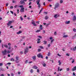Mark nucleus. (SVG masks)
I'll list each match as a JSON object with an SVG mask.
<instances>
[{"instance_id": "1", "label": "nucleus", "mask_w": 76, "mask_h": 76, "mask_svg": "<svg viewBox=\"0 0 76 76\" xmlns=\"http://www.w3.org/2000/svg\"><path fill=\"white\" fill-rule=\"evenodd\" d=\"M28 47H26V48L25 49L24 51V53L25 54H26L29 51V49L28 48Z\"/></svg>"}, {"instance_id": "2", "label": "nucleus", "mask_w": 76, "mask_h": 76, "mask_svg": "<svg viewBox=\"0 0 76 76\" xmlns=\"http://www.w3.org/2000/svg\"><path fill=\"white\" fill-rule=\"evenodd\" d=\"M37 1H36V3H37V4L38 5V7L39 8H40L41 7V4H39L40 2V0H37Z\"/></svg>"}, {"instance_id": "3", "label": "nucleus", "mask_w": 76, "mask_h": 76, "mask_svg": "<svg viewBox=\"0 0 76 76\" xmlns=\"http://www.w3.org/2000/svg\"><path fill=\"white\" fill-rule=\"evenodd\" d=\"M37 57L38 58H40V57L41 58H43V56H42V55L41 54V53L37 55Z\"/></svg>"}, {"instance_id": "4", "label": "nucleus", "mask_w": 76, "mask_h": 76, "mask_svg": "<svg viewBox=\"0 0 76 76\" xmlns=\"http://www.w3.org/2000/svg\"><path fill=\"white\" fill-rule=\"evenodd\" d=\"M15 22V20L9 21L8 23H7V26H10L11 25V24H12V22Z\"/></svg>"}, {"instance_id": "5", "label": "nucleus", "mask_w": 76, "mask_h": 76, "mask_svg": "<svg viewBox=\"0 0 76 76\" xmlns=\"http://www.w3.org/2000/svg\"><path fill=\"white\" fill-rule=\"evenodd\" d=\"M2 53L3 56H5V55H6L7 54V50L5 49L4 51H2Z\"/></svg>"}, {"instance_id": "6", "label": "nucleus", "mask_w": 76, "mask_h": 76, "mask_svg": "<svg viewBox=\"0 0 76 76\" xmlns=\"http://www.w3.org/2000/svg\"><path fill=\"white\" fill-rule=\"evenodd\" d=\"M25 8L24 7H22L21 8V9L20 10V12H22V13H23L25 11H24V9Z\"/></svg>"}, {"instance_id": "7", "label": "nucleus", "mask_w": 76, "mask_h": 76, "mask_svg": "<svg viewBox=\"0 0 76 76\" xmlns=\"http://www.w3.org/2000/svg\"><path fill=\"white\" fill-rule=\"evenodd\" d=\"M59 3H57L55 4V7L58 8V7H59Z\"/></svg>"}, {"instance_id": "8", "label": "nucleus", "mask_w": 76, "mask_h": 76, "mask_svg": "<svg viewBox=\"0 0 76 76\" xmlns=\"http://www.w3.org/2000/svg\"><path fill=\"white\" fill-rule=\"evenodd\" d=\"M8 45L9 46V47L8 48L9 50H10L12 48L10 47V45H11V43H9L8 44Z\"/></svg>"}, {"instance_id": "9", "label": "nucleus", "mask_w": 76, "mask_h": 76, "mask_svg": "<svg viewBox=\"0 0 76 76\" xmlns=\"http://www.w3.org/2000/svg\"><path fill=\"white\" fill-rule=\"evenodd\" d=\"M20 2L21 3V4H23V5H25V1H23L21 0L20 1Z\"/></svg>"}, {"instance_id": "10", "label": "nucleus", "mask_w": 76, "mask_h": 76, "mask_svg": "<svg viewBox=\"0 0 76 76\" xmlns=\"http://www.w3.org/2000/svg\"><path fill=\"white\" fill-rule=\"evenodd\" d=\"M38 41L37 42V44H39L41 42V39H37Z\"/></svg>"}, {"instance_id": "11", "label": "nucleus", "mask_w": 76, "mask_h": 76, "mask_svg": "<svg viewBox=\"0 0 76 76\" xmlns=\"http://www.w3.org/2000/svg\"><path fill=\"white\" fill-rule=\"evenodd\" d=\"M58 17H59V15H58V14L55 15L54 16V18L56 19H57Z\"/></svg>"}, {"instance_id": "12", "label": "nucleus", "mask_w": 76, "mask_h": 76, "mask_svg": "<svg viewBox=\"0 0 76 76\" xmlns=\"http://www.w3.org/2000/svg\"><path fill=\"white\" fill-rule=\"evenodd\" d=\"M34 61H35V60H36V56H34L32 57Z\"/></svg>"}, {"instance_id": "13", "label": "nucleus", "mask_w": 76, "mask_h": 76, "mask_svg": "<svg viewBox=\"0 0 76 76\" xmlns=\"http://www.w3.org/2000/svg\"><path fill=\"white\" fill-rule=\"evenodd\" d=\"M76 20V16H75V15H74V17L73 18V21H74V22H75V21Z\"/></svg>"}, {"instance_id": "14", "label": "nucleus", "mask_w": 76, "mask_h": 76, "mask_svg": "<svg viewBox=\"0 0 76 76\" xmlns=\"http://www.w3.org/2000/svg\"><path fill=\"white\" fill-rule=\"evenodd\" d=\"M72 71H75L76 70V66H75L72 69Z\"/></svg>"}, {"instance_id": "15", "label": "nucleus", "mask_w": 76, "mask_h": 76, "mask_svg": "<svg viewBox=\"0 0 76 76\" xmlns=\"http://www.w3.org/2000/svg\"><path fill=\"white\" fill-rule=\"evenodd\" d=\"M22 31H20L17 33V34H22Z\"/></svg>"}, {"instance_id": "16", "label": "nucleus", "mask_w": 76, "mask_h": 76, "mask_svg": "<svg viewBox=\"0 0 76 76\" xmlns=\"http://www.w3.org/2000/svg\"><path fill=\"white\" fill-rule=\"evenodd\" d=\"M33 69H38V67L37 66H34L32 67Z\"/></svg>"}, {"instance_id": "17", "label": "nucleus", "mask_w": 76, "mask_h": 76, "mask_svg": "<svg viewBox=\"0 0 76 76\" xmlns=\"http://www.w3.org/2000/svg\"><path fill=\"white\" fill-rule=\"evenodd\" d=\"M39 29H40V30H42L43 29L42 28V25H40L39 26Z\"/></svg>"}, {"instance_id": "18", "label": "nucleus", "mask_w": 76, "mask_h": 76, "mask_svg": "<svg viewBox=\"0 0 76 76\" xmlns=\"http://www.w3.org/2000/svg\"><path fill=\"white\" fill-rule=\"evenodd\" d=\"M48 18H49L48 17V15H46L45 16V19L46 20H47Z\"/></svg>"}, {"instance_id": "19", "label": "nucleus", "mask_w": 76, "mask_h": 76, "mask_svg": "<svg viewBox=\"0 0 76 76\" xmlns=\"http://www.w3.org/2000/svg\"><path fill=\"white\" fill-rule=\"evenodd\" d=\"M16 60L15 61H18V60H19V57L16 56Z\"/></svg>"}, {"instance_id": "20", "label": "nucleus", "mask_w": 76, "mask_h": 76, "mask_svg": "<svg viewBox=\"0 0 76 76\" xmlns=\"http://www.w3.org/2000/svg\"><path fill=\"white\" fill-rule=\"evenodd\" d=\"M32 24L34 25V26H37V25L35 23V22H32Z\"/></svg>"}, {"instance_id": "21", "label": "nucleus", "mask_w": 76, "mask_h": 76, "mask_svg": "<svg viewBox=\"0 0 76 76\" xmlns=\"http://www.w3.org/2000/svg\"><path fill=\"white\" fill-rule=\"evenodd\" d=\"M63 38H67L68 37V35H65L63 36Z\"/></svg>"}, {"instance_id": "22", "label": "nucleus", "mask_w": 76, "mask_h": 76, "mask_svg": "<svg viewBox=\"0 0 76 76\" xmlns=\"http://www.w3.org/2000/svg\"><path fill=\"white\" fill-rule=\"evenodd\" d=\"M44 44L45 45L47 44V42L46 41H44Z\"/></svg>"}, {"instance_id": "23", "label": "nucleus", "mask_w": 76, "mask_h": 76, "mask_svg": "<svg viewBox=\"0 0 76 76\" xmlns=\"http://www.w3.org/2000/svg\"><path fill=\"white\" fill-rule=\"evenodd\" d=\"M66 24H69V23H70V21H66Z\"/></svg>"}, {"instance_id": "24", "label": "nucleus", "mask_w": 76, "mask_h": 76, "mask_svg": "<svg viewBox=\"0 0 76 76\" xmlns=\"http://www.w3.org/2000/svg\"><path fill=\"white\" fill-rule=\"evenodd\" d=\"M4 47H5L6 48H8V47H9L8 45H4Z\"/></svg>"}, {"instance_id": "25", "label": "nucleus", "mask_w": 76, "mask_h": 76, "mask_svg": "<svg viewBox=\"0 0 76 76\" xmlns=\"http://www.w3.org/2000/svg\"><path fill=\"white\" fill-rule=\"evenodd\" d=\"M58 63H59V65L60 66V65L61 64V63L60 62V61L59 60L58 61Z\"/></svg>"}, {"instance_id": "26", "label": "nucleus", "mask_w": 76, "mask_h": 76, "mask_svg": "<svg viewBox=\"0 0 76 76\" xmlns=\"http://www.w3.org/2000/svg\"><path fill=\"white\" fill-rule=\"evenodd\" d=\"M63 0H60V3H61V4L63 3Z\"/></svg>"}, {"instance_id": "27", "label": "nucleus", "mask_w": 76, "mask_h": 76, "mask_svg": "<svg viewBox=\"0 0 76 76\" xmlns=\"http://www.w3.org/2000/svg\"><path fill=\"white\" fill-rule=\"evenodd\" d=\"M42 10H43V8H42L41 10L40 11V12H39V14H40L41 13V12H42Z\"/></svg>"}, {"instance_id": "28", "label": "nucleus", "mask_w": 76, "mask_h": 76, "mask_svg": "<svg viewBox=\"0 0 76 76\" xmlns=\"http://www.w3.org/2000/svg\"><path fill=\"white\" fill-rule=\"evenodd\" d=\"M39 47L40 48H41V49H43L44 48V47H43V46H39Z\"/></svg>"}, {"instance_id": "29", "label": "nucleus", "mask_w": 76, "mask_h": 76, "mask_svg": "<svg viewBox=\"0 0 76 76\" xmlns=\"http://www.w3.org/2000/svg\"><path fill=\"white\" fill-rule=\"evenodd\" d=\"M40 30H37L36 31V32H40Z\"/></svg>"}, {"instance_id": "30", "label": "nucleus", "mask_w": 76, "mask_h": 76, "mask_svg": "<svg viewBox=\"0 0 76 76\" xmlns=\"http://www.w3.org/2000/svg\"><path fill=\"white\" fill-rule=\"evenodd\" d=\"M33 69H31V70L30 72L31 73H33Z\"/></svg>"}, {"instance_id": "31", "label": "nucleus", "mask_w": 76, "mask_h": 76, "mask_svg": "<svg viewBox=\"0 0 76 76\" xmlns=\"http://www.w3.org/2000/svg\"><path fill=\"white\" fill-rule=\"evenodd\" d=\"M11 61H15V59L13 58H12L11 59Z\"/></svg>"}, {"instance_id": "32", "label": "nucleus", "mask_w": 76, "mask_h": 76, "mask_svg": "<svg viewBox=\"0 0 76 76\" xmlns=\"http://www.w3.org/2000/svg\"><path fill=\"white\" fill-rule=\"evenodd\" d=\"M54 35H57V32H56V31L54 32Z\"/></svg>"}, {"instance_id": "33", "label": "nucleus", "mask_w": 76, "mask_h": 76, "mask_svg": "<svg viewBox=\"0 0 76 76\" xmlns=\"http://www.w3.org/2000/svg\"><path fill=\"white\" fill-rule=\"evenodd\" d=\"M44 14H45V15H47L48 13L46 12H44Z\"/></svg>"}, {"instance_id": "34", "label": "nucleus", "mask_w": 76, "mask_h": 76, "mask_svg": "<svg viewBox=\"0 0 76 76\" xmlns=\"http://www.w3.org/2000/svg\"><path fill=\"white\" fill-rule=\"evenodd\" d=\"M43 66L44 67H45L46 66V64L44 63L43 64Z\"/></svg>"}, {"instance_id": "35", "label": "nucleus", "mask_w": 76, "mask_h": 76, "mask_svg": "<svg viewBox=\"0 0 76 76\" xmlns=\"http://www.w3.org/2000/svg\"><path fill=\"white\" fill-rule=\"evenodd\" d=\"M73 50L74 51H75L76 50V46H75V48H73Z\"/></svg>"}, {"instance_id": "36", "label": "nucleus", "mask_w": 76, "mask_h": 76, "mask_svg": "<svg viewBox=\"0 0 76 76\" xmlns=\"http://www.w3.org/2000/svg\"><path fill=\"white\" fill-rule=\"evenodd\" d=\"M38 37L39 38H41V39H42V37L41 36H38Z\"/></svg>"}, {"instance_id": "37", "label": "nucleus", "mask_w": 76, "mask_h": 76, "mask_svg": "<svg viewBox=\"0 0 76 76\" xmlns=\"http://www.w3.org/2000/svg\"><path fill=\"white\" fill-rule=\"evenodd\" d=\"M51 55V53H50V52H48V56H50Z\"/></svg>"}, {"instance_id": "38", "label": "nucleus", "mask_w": 76, "mask_h": 76, "mask_svg": "<svg viewBox=\"0 0 76 76\" xmlns=\"http://www.w3.org/2000/svg\"><path fill=\"white\" fill-rule=\"evenodd\" d=\"M66 56H70V54L69 53H67L66 55Z\"/></svg>"}, {"instance_id": "39", "label": "nucleus", "mask_w": 76, "mask_h": 76, "mask_svg": "<svg viewBox=\"0 0 76 76\" xmlns=\"http://www.w3.org/2000/svg\"><path fill=\"white\" fill-rule=\"evenodd\" d=\"M70 69H69V68H66V70L67 71H69Z\"/></svg>"}, {"instance_id": "40", "label": "nucleus", "mask_w": 76, "mask_h": 76, "mask_svg": "<svg viewBox=\"0 0 76 76\" xmlns=\"http://www.w3.org/2000/svg\"><path fill=\"white\" fill-rule=\"evenodd\" d=\"M54 41V39H52V40H51V43H52V42H53V41Z\"/></svg>"}, {"instance_id": "41", "label": "nucleus", "mask_w": 76, "mask_h": 76, "mask_svg": "<svg viewBox=\"0 0 76 76\" xmlns=\"http://www.w3.org/2000/svg\"><path fill=\"white\" fill-rule=\"evenodd\" d=\"M41 51V50L40 49H38V52H40Z\"/></svg>"}, {"instance_id": "42", "label": "nucleus", "mask_w": 76, "mask_h": 76, "mask_svg": "<svg viewBox=\"0 0 76 76\" xmlns=\"http://www.w3.org/2000/svg\"><path fill=\"white\" fill-rule=\"evenodd\" d=\"M73 31H74V32H76V29L75 28H74L73 30Z\"/></svg>"}, {"instance_id": "43", "label": "nucleus", "mask_w": 76, "mask_h": 76, "mask_svg": "<svg viewBox=\"0 0 76 76\" xmlns=\"http://www.w3.org/2000/svg\"><path fill=\"white\" fill-rule=\"evenodd\" d=\"M74 62H75V59H72V63H74Z\"/></svg>"}, {"instance_id": "44", "label": "nucleus", "mask_w": 76, "mask_h": 76, "mask_svg": "<svg viewBox=\"0 0 76 76\" xmlns=\"http://www.w3.org/2000/svg\"><path fill=\"white\" fill-rule=\"evenodd\" d=\"M20 18L21 20H23V18L22 17H20Z\"/></svg>"}, {"instance_id": "45", "label": "nucleus", "mask_w": 76, "mask_h": 76, "mask_svg": "<svg viewBox=\"0 0 76 76\" xmlns=\"http://www.w3.org/2000/svg\"><path fill=\"white\" fill-rule=\"evenodd\" d=\"M28 63V60H26L25 61V63H26V64H27V63Z\"/></svg>"}, {"instance_id": "46", "label": "nucleus", "mask_w": 76, "mask_h": 76, "mask_svg": "<svg viewBox=\"0 0 76 76\" xmlns=\"http://www.w3.org/2000/svg\"><path fill=\"white\" fill-rule=\"evenodd\" d=\"M13 48H12L10 51H13Z\"/></svg>"}, {"instance_id": "47", "label": "nucleus", "mask_w": 76, "mask_h": 76, "mask_svg": "<svg viewBox=\"0 0 76 76\" xmlns=\"http://www.w3.org/2000/svg\"><path fill=\"white\" fill-rule=\"evenodd\" d=\"M17 6H18L17 5H15L14 6V9L16 8V7H17Z\"/></svg>"}, {"instance_id": "48", "label": "nucleus", "mask_w": 76, "mask_h": 76, "mask_svg": "<svg viewBox=\"0 0 76 76\" xmlns=\"http://www.w3.org/2000/svg\"><path fill=\"white\" fill-rule=\"evenodd\" d=\"M37 72L38 73L39 72V69H37Z\"/></svg>"}, {"instance_id": "49", "label": "nucleus", "mask_w": 76, "mask_h": 76, "mask_svg": "<svg viewBox=\"0 0 76 76\" xmlns=\"http://www.w3.org/2000/svg\"><path fill=\"white\" fill-rule=\"evenodd\" d=\"M57 55L58 56H59V57H61V55L59 54V53Z\"/></svg>"}, {"instance_id": "50", "label": "nucleus", "mask_w": 76, "mask_h": 76, "mask_svg": "<svg viewBox=\"0 0 76 76\" xmlns=\"http://www.w3.org/2000/svg\"><path fill=\"white\" fill-rule=\"evenodd\" d=\"M10 52L9 51H8L7 52V54H10Z\"/></svg>"}, {"instance_id": "51", "label": "nucleus", "mask_w": 76, "mask_h": 76, "mask_svg": "<svg viewBox=\"0 0 76 76\" xmlns=\"http://www.w3.org/2000/svg\"><path fill=\"white\" fill-rule=\"evenodd\" d=\"M75 37H76V34H75V36H73V38H75Z\"/></svg>"}, {"instance_id": "52", "label": "nucleus", "mask_w": 76, "mask_h": 76, "mask_svg": "<svg viewBox=\"0 0 76 76\" xmlns=\"http://www.w3.org/2000/svg\"><path fill=\"white\" fill-rule=\"evenodd\" d=\"M19 10H17V13L18 14H19Z\"/></svg>"}, {"instance_id": "53", "label": "nucleus", "mask_w": 76, "mask_h": 76, "mask_svg": "<svg viewBox=\"0 0 76 76\" xmlns=\"http://www.w3.org/2000/svg\"><path fill=\"white\" fill-rule=\"evenodd\" d=\"M11 76H14V74L13 73H12L11 74Z\"/></svg>"}, {"instance_id": "54", "label": "nucleus", "mask_w": 76, "mask_h": 76, "mask_svg": "<svg viewBox=\"0 0 76 76\" xmlns=\"http://www.w3.org/2000/svg\"><path fill=\"white\" fill-rule=\"evenodd\" d=\"M50 39L51 40V39H53V37H50Z\"/></svg>"}, {"instance_id": "55", "label": "nucleus", "mask_w": 76, "mask_h": 76, "mask_svg": "<svg viewBox=\"0 0 76 76\" xmlns=\"http://www.w3.org/2000/svg\"><path fill=\"white\" fill-rule=\"evenodd\" d=\"M10 8L11 9H13V6H11L10 7Z\"/></svg>"}, {"instance_id": "56", "label": "nucleus", "mask_w": 76, "mask_h": 76, "mask_svg": "<svg viewBox=\"0 0 76 76\" xmlns=\"http://www.w3.org/2000/svg\"><path fill=\"white\" fill-rule=\"evenodd\" d=\"M32 4V2H30L29 4H28L29 5H31Z\"/></svg>"}, {"instance_id": "57", "label": "nucleus", "mask_w": 76, "mask_h": 76, "mask_svg": "<svg viewBox=\"0 0 76 76\" xmlns=\"http://www.w3.org/2000/svg\"><path fill=\"white\" fill-rule=\"evenodd\" d=\"M19 7H23V5H20Z\"/></svg>"}, {"instance_id": "58", "label": "nucleus", "mask_w": 76, "mask_h": 76, "mask_svg": "<svg viewBox=\"0 0 76 76\" xmlns=\"http://www.w3.org/2000/svg\"><path fill=\"white\" fill-rule=\"evenodd\" d=\"M11 64V63L9 62L7 63V64H8L9 65H10Z\"/></svg>"}, {"instance_id": "59", "label": "nucleus", "mask_w": 76, "mask_h": 76, "mask_svg": "<svg viewBox=\"0 0 76 76\" xmlns=\"http://www.w3.org/2000/svg\"><path fill=\"white\" fill-rule=\"evenodd\" d=\"M3 65V63H0V66H1Z\"/></svg>"}, {"instance_id": "60", "label": "nucleus", "mask_w": 76, "mask_h": 76, "mask_svg": "<svg viewBox=\"0 0 76 76\" xmlns=\"http://www.w3.org/2000/svg\"><path fill=\"white\" fill-rule=\"evenodd\" d=\"M10 12L11 13H12V14H13V11H10Z\"/></svg>"}, {"instance_id": "61", "label": "nucleus", "mask_w": 76, "mask_h": 76, "mask_svg": "<svg viewBox=\"0 0 76 76\" xmlns=\"http://www.w3.org/2000/svg\"><path fill=\"white\" fill-rule=\"evenodd\" d=\"M16 61V62L17 63H18L19 62V61Z\"/></svg>"}, {"instance_id": "62", "label": "nucleus", "mask_w": 76, "mask_h": 76, "mask_svg": "<svg viewBox=\"0 0 76 76\" xmlns=\"http://www.w3.org/2000/svg\"><path fill=\"white\" fill-rule=\"evenodd\" d=\"M50 44L48 45V47H50Z\"/></svg>"}, {"instance_id": "63", "label": "nucleus", "mask_w": 76, "mask_h": 76, "mask_svg": "<svg viewBox=\"0 0 76 76\" xmlns=\"http://www.w3.org/2000/svg\"><path fill=\"white\" fill-rule=\"evenodd\" d=\"M20 54H23V52H20Z\"/></svg>"}, {"instance_id": "64", "label": "nucleus", "mask_w": 76, "mask_h": 76, "mask_svg": "<svg viewBox=\"0 0 76 76\" xmlns=\"http://www.w3.org/2000/svg\"><path fill=\"white\" fill-rule=\"evenodd\" d=\"M0 76H4V74H1V75Z\"/></svg>"}]
</instances>
